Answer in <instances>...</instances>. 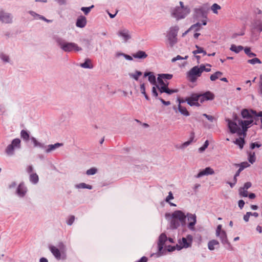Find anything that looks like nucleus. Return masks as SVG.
Returning a JSON list of instances; mask_svg holds the SVG:
<instances>
[{"label": "nucleus", "mask_w": 262, "mask_h": 262, "mask_svg": "<svg viewBox=\"0 0 262 262\" xmlns=\"http://www.w3.org/2000/svg\"><path fill=\"white\" fill-rule=\"evenodd\" d=\"M252 114H255L254 111L244 109L241 112L243 120L237 118H235L234 121L227 119L230 132L232 134L237 133L240 136H246L248 128L251 126L254 119L256 118L252 116Z\"/></svg>", "instance_id": "f257e3e1"}, {"label": "nucleus", "mask_w": 262, "mask_h": 262, "mask_svg": "<svg viewBox=\"0 0 262 262\" xmlns=\"http://www.w3.org/2000/svg\"><path fill=\"white\" fill-rule=\"evenodd\" d=\"M172 78V75L169 74H160L158 75L157 78L158 85H156L157 88L160 94L165 93L168 95L178 92L177 89L170 90L168 88V82L164 81L165 79H171Z\"/></svg>", "instance_id": "f03ea898"}, {"label": "nucleus", "mask_w": 262, "mask_h": 262, "mask_svg": "<svg viewBox=\"0 0 262 262\" xmlns=\"http://www.w3.org/2000/svg\"><path fill=\"white\" fill-rule=\"evenodd\" d=\"M180 7H176L171 11V16L177 20L184 18L190 13L189 9L185 7L182 2H180Z\"/></svg>", "instance_id": "7ed1b4c3"}, {"label": "nucleus", "mask_w": 262, "mask_h": 262, "mask_svg": "<svg viewBox=\"0 0 262 262\" xmlns=\"http://www.w3.org/2000/svg\"><path fill=\"white\" fill-rule=\"evenodd\" d=\"M49 249L57 260L66 259V247L63 243H59L58 247L54 246H50Z\"/></svg>", "instance_id": "20e7f679"}, {"label": "nucleus", "mask_w": 262, "mask_h": 262, "mask_svg": "<svg viewBox=\"0 0 262 262\" xmlns=\"http://www.w3.org/2000/svg\"><path fill=\"white\" fill-rule=\"evenodd\" d=\"M57 42L60 48L64 52H70L72 51H80L82 48L74 42H66L61 38L57 39Z\"/></svg>", "instance_id": "39448f33"}, {"label": "nucleus", "mask_w": 262, "mask_h": 262, "mask_svg": "<svg viewBox=\"0 0 262 262\" xmlns=\"http://www.w3.org/2000/svg\"><path fill=\"white\" fill-rule=\"evenodd\" d=\"M202 67L194 66L191 68L187 73V78L191 82L196 81L198 77H200L202 73Z\"/></svg>", "instance_id": "423d86ee"}, {"label": "nucleus", "mask_w": 262, "mask_h": 262, "mask_svg": "<svg viewBox=\"0 0 262 262\" xmlns=\"http://www.w3.org/2000/svg\"><path fill=\"white\" fill-rule=\"evenodd\" d=\"M179 29L178 26L172 27L169 29L167 36L171 46H173L177 41V36Z\"/></svg>", "instance_id": "0eeeda50"}, {"label": "nucleus", "mask_w": 262, "mask_h": 262, "mask_svg": "<svg viewBox=\"0 0 262 262\" xmlns=\"http://www.w3.org/2000/svg\"><path fill=\"white\" fill-rule=\"evenodd\" d=\"M193 241V237L191 235H188L186 237H182V238L179 241V246L180 249L183 248H187L191 246Z\"/></svg>", "instance_id": "6e6552de"}, {"label": "nucleus", "mask_w": 262, "mask_h": 262, "mask_svg": "<svg viewBox=\"0 0 262 262\" xmlns=\"http://www.w3.org/2000/svg\"><path fill=\"white\" fill-rule=\"evenodd\" d=\"M172 217L178 220L181 223L182 226H184L186 225V215L182 211L177 210L174 211L172 214Z\"/></svg>", "instance_id": "1a4fd4ad"}, {"label": "nucleus", "mask_w": 262, "mask_h": 262, "mask_svg": "<svg viewBox=\"0 0 262 262\" xmlns=\"http://www.w3.org/2000/svg\"><path fill=\"white\" fill-rule=\"evenodd\" d=\"M186 100L187 103L190 106H200V103L198 102V101L199 100L198 94H192L190 97L186 98Z\"/></svg>", "instance_id": "9d476101"}, {"label": "nucleus", "mask_w": 262, "mask_h": 262, "mask_svg": "<svg viewBox=\"0 0 262 262\" xmlns=\"http://www.w3.org/2000/svg\"><path fill=\"white\" fill-rule=\"evenodd\" d=\"M199 100L201 103H203L205 101L212 100L214 98V95L210 91H207L203 94H198Z\"/></svg>", "instance_id": "9b49d317"}, {"label": "nucleus", "mask_w": 262, "mask_h": 262, "mask_svg": "<svg viewBox=\"0 0 262 262\" xmlns=\"http://www.w3.org/2000/svg\"><path fill=\"white\" fill-rule=\"evenodd\" d=\"M0 20L4 23H10L12 22V17L10 14L3 11L0 12Z\"/></svg>", "instance_id": "f8f14e48"}, {"label": "nucleus", "mask_w": 262, "mask_h": 262, "mask_svg": "<svg viewBox=\"0 0 262 262\" xmlns=\"http://www.w3.org/2000/svg\"><path fill=\"white\" fill-rule=\"evenodd\" d=\"M187 216V220L189 222L188 227L190 229H193L194 225L196 223V216L195 214L188 213L186 215Z\"/></svg>", "instance_id": "ddd939ff"}, {"label": "nucleus", "mask_w": 262, "mask_h": 262, "mask_svg": "<svg viewBox=\"0 0 262 262\" xmlns=\"http://www.w3.org/2000/svg\"><path fill=\"white\" fill-rule=\"evenodd\" d=\"M118 35L122 37L125 41H126L131 38L129 31L125 29L120 30L118 32Z\"/></svg>", "instance_id": "4468645a"}, {"label": "nucleus", "mask_w": 262, "mask_h": 262, "mask_svg": "<svg viewBox=\"0 0 262 262\" xmlns=\"http://www.w3.org/2000/svg\"><path fill=\"white\" fill-rule=\"evenodd\" d=\"M167 239V236L164 233H162L159 236L158 245L159 250L160 251H161L162 250L163 246L165 244V243L166 242Z\"/></svg>", "instance_id": "2eb2a0df"}, {"label": "nucleus", "mask_w": 262, "mask_h": 262, "mask_svg": "<svg viewBox=\"0 0 262 262\" xmlns=\"http://www.w3.org/2000/svg\"><path fill=\"white\" fill-rule=\"evenodd\" d=\"M214 171L212 168L208 167H206L205 169L201 171L196 176V178H199L205 175L213 174Z\"/></svg>", "instance_id": "dca6fc26"}, {"label": "nucleus", "mask_w": 262, "mask_h": 262, "mask_svg": "<svg viewBox=\"0 0 262 262\" xmlns=\"http://www.w3.org/2000/svg\"><path fill=\"white\" fill-rule=\"evenodd\" d=\"M86 24V19L83 16H80L78 17L76 21V26L79 28H84Z\"/></svg>", "instance_id": "f3484780"}, {"label": "nucleus", "mask_w": 262, "mask_h": 262, "mask_svg": "<svg viewBox=\"0 0 262 262\" xmlns=\"http://www.w3.org/2000/svg\"><path fill=\"white\" fill-rule=\"evenodd\" d=\"M27 191V188L23 184H20L17 189V193L20 196H24Z\"/></svg>", "instance_id": "a211bd4d"}, {"label": "nucleus", "mask_w": 262, "mask_h": 262, "mask_svg": "<svg viewBox=\"0 0 262 262\" xmlns=\"http://www.w3.org/2000/svg\"><path fill=\"white\" fill-rule=\"evenodd\" d=\"M254 29L259 31V32H262V20L260 19L255 20L253 24Z\"/></svg>", "instance_id": "6ab92c4d"}, {"label": "nucleus", "mask_w": 262, "mask_h": 262, "mask_svg": "<svg viewBox=\"0 0 262 262\" xmlns=\"http://www.w3.org/2000/svg\"><path fill=\"white\" fill-rule=\"evenodd\" d=\"M217 236L219 237L221 242L223 244H225L227 243L228 240H227V237L226 233L225 231H223V232H221L219 233H217L216 234Z\"/></svg>", "instance_id": "aec40b11"}, {"label": "nucleus", "mask_w": 262, "mask_h": 262, "mask_svg": "<svg viewBox=\"0 0 262 262\" xmlns=\"http://www.w3.org/2000/svg\"><path fill=\"white\" fill-rule=\"evenodd\" d=\"M62 145V143H57L55 144L49 145L47 147V148L46 150V152L47 153L50 152L52 151L55 150L56 148H58Z\"/></svg>", "instance_id": "412c9836"}, {"label": "nucleus", "mask_w": 262, "mask_h": 262, "mask_svg": "<svg viewBox=\"0 0 262 262\" xmlns=\"http://www.w3.org/2000/svg\"><path fill=\"white\" fill-rule=\"evenodd\" d=\"M133 56L135 58L144 59L147 57V55L145 52L139 51L137 53L133 54Z\"/></svg>", "instance_id": "4be33fe9"}, {"label": "nucleus", "mask_w": 262, "mask_h": 262, "mask_svg": "<svg viewBox=\"0 0 262 262\" xmlns=\"http://www.w3.org/2000/svg\"><path fill=\"white\" fill-rule=\"evenodd\" d=\"M245 136H243V137H240L239 138L236 139V140L234 142V143L236 145H238L241 149H242L245 144V140L244 137Z\"/></svg>", "instance_id": "5701e85b"}, {"label": "nucleus", "mask_w": 262, "mask_h": 262, "mask_svg": "<svg viewBox=\"0 0 262 262\" xmlns=\"http://www.w3.org/2000/svg\"><path fill=\"white\" fill-rule=\"evenodd\" d=\"M254 112L255 114H252V115L253 117H256V118L255 119H254V122L252 123V124L253 123L256 125L258 124L259 120V117H260V122L262 125V112H259L257 115H256V112Z\"/></svg>", "instance_id": "b1692460"}, {"label": "nucleus", "mask_w": 262, "mask_h": 262, "mask_svg": "<svg viewBox=\"0 0 262 262\" xmlns=\"http://www.w3.org/2000/svg\"><path fill=\"white\" fill-rule=\"evenodd\" d=\"M219 245V243L217 241L214 239L211 240L208 244V249L210 250H213L215 249L214 246Z\"/></svg>", "instance_id": "393cba45"}, {"label": "nucleus", "mask_w": 262, "mask_h": 262, "mask_svg": "<svg viewBox=\"0 0 262 262\" xmlns=\"http://www.w3.org/2000/svg\"><path fill=\"white\" fill-rule=\"evenodd\" d=\"M223 75V73L220 71H217L214 74L211 75L210 78L211 81H215L218 78H220Z\"/></svg>", "instance_id": "a878e982"}, {"label": "nucleus", "mask_w": 262, "mask_h": 262, "mask_svg": "<svg viewBox=\"0 0 262 262\" xmlns=\"http://www.w3.org/2000/svg\"><path fill=\"white\" fill-rule=\"evenodd\" d=\"M178 110L179 112L183 115L185 116H189V113L187 111L186 107H183L181 105H178Z\"/></svg>", "instance_id": "bb28decb"}, {"label": "nucleus", "mask_w": 262, "mask_h": 262, "mask_svg": "<svg viewBox=\"0 0 262 262\" xmlns=\"http://www.w3.org/2000/svg\"><path fill=\"white\" fill-rule=\"evenodd\" d=\"M195 48L197 49L192 52L193 55H196L197 54L199 53H203V55H206L207 54L205 50H204L203 48L200 47L198 45H195Z\"/></svg>", "instance_id": "cd10ccee"}, {"label": "nucleus", "mask_w": 262, "mask_h": 262, "mask_svg": "<svg viewBox=\"0 0 262 262\" xmlns=\"http://www.w3.org/2000/svg\"><path fill=\"white\" fill-rule=\"evenodd\" d=\"M244 48L242 46H236L235 45H232L231 46L230 50L235 53H239L243 50Z\"/></svg>", "instance_id": "c85d7f7f"}, {"label": "nucleus", "mask_w": 262, "mask_h": 262, "mask_svg": "<svg viewBox=\"0 0 262 262\" xmlns=\"http://www.w3.org/2000/svg\"><path fill=\"white\" fill-rule=\"evenodd\" d=\"M181 225V223L176 219H174L172 217L171 221V228L173 229H176L178 227L180 226V225Z\"/></svg>", "instance_id": "c756f323"}, {"label": "nucleus", "mask_w": 262, "mask_h": 262, "mask_svg": "<svg viewBox=\"0 0 262 262\" xmlns=\"http://www.w3.org/2000/svg\"><path fill=\"white\" fill-rule=\"evenodd\" d=\"M80 66L83 68L92 69L93 65L90 59H86L84 63H81Z\"/></svg>", "instance_id": "7c9ffc66"}, {"label": "nucleus", "mask_w": 262, "mask_h": 262, "mask_svg": "<svg viewBox=\"0 0 262 262\" xmlns=\"http://www.w3.org/2000/svg\"><path fill=\"white\" fill-rule=\"evenodd\" d=\"M38 176L36 173H32L30 174V180L32 183L36 184L38 182Z\"/></svg>", "instance_id": "2f4dec72"}, {"label": "nucleus", "mask_w": 262, "mask_h": 262, "mask_svg": "<svg viewBox=\"0 0 262 262\" xmlns=\"http://www.w3.org/2000/svg\"><path fill=\"white\" fill-rule=\"evenodd\" d=\"M148 79L151 84L156 86V85H158V84H157L156 83V76L154 75L153 73H152L151 74L149 75V76L148 77Z\"/></svg>", "instance_id": "473e14b6"}, {"label": "nucleus", "mask_w": 262, "mask_h": 262, "mask_svg": "<svg viewBox=\"0 0 262 262\" xmlns=\"http://www.w3.org/2000/svg\"><path fill=\"white\" fill-rule=\"evenodd\" d=\"M14 147L13 146V145L10 144L9 145L6 149V152L8 155H12L13 154Z\"/></svg>", "instance_id": "72a5a7b5"}, {"label": "nucleus", "mask_w": 262, "mask_h": 262, "mask_svg": "<svg viewBox=\"0 0 262 262\" xmlns=\"http://www.w3.org/2000/svg\"><path fill=\"white\" fill-rule=\"evenodd\" d=\"M239 194L240 196L242 197H247L248 195L247 190L244 189L243 187L239 188Z\"/></svg>", "instance_id": "f704fd0d"}, {"label": "nucleus", "mask_w": 262, "mask_h": 262, "mask_svg": "<svg viewBox=\"0 0 262 262\" xmlns=\"http://www.w3.org/2000/svg\"><path fill=\"white\" fill-rule=\"evenodd\" d=\"M11 145H13L14 148H19L20 146V140L18 138L15 139L12 141Z\"/></svg>", "instance_id": "c9c22d12"}, {"label": "nucleus", "mask_w": 262, "mask_h": 262, "mask_svg": "<svg viewBox=\"0 0 262 262\" xmlns=\"http://www.w3.org/2000/svg\"><path fill=\"white\" fill-rule=\"evenodd\" d=\"M255 159H256V158H255V153L254 152H250L249 153V156H248V160H249V162L251 163V164H253L255 161Z\"/></svg>", "instance_id": "e433bc0d"}, {"label": "nucleus", "mask_w": 262, "mask_h": 262, "mask_svg": "<svg viewBox=\"0 0 262 262\" xmlns=\"http://www.w3.org/2000/svg\"><path fill=\"white\" fill-rule=\"evenodd\" d=\"M21 137L25 140H28L29 138V134L25 130H22L20 133Z\"/></svg>", "instance_id": "4c0bfd02"}, {"label": "nucleus", "mask_w": 262, "mask_h": 262, "mask_svg": "<svg viewBox=\"0 0 262 262\" xmlns=\"http://www.w3.org/2000/svg\"><path fill=\"white\" fill-rule=\"evenodd\" d=\"M211 10L213 11V12L215 14H217V10H220L221 9V7L220 5H219L217 4H214L211 6Z\"/></svg>", "instance_id": "58836bf2"}, {"label": "nucleus", "mask_w": 262, "mask_h": 262, "mask_svg": "<svg viewBox=\"0 0 262 262\" xmlns=\"http://www.w3.org/2000/svg\"><path fill=\"white\" fill-rule=\"evenodd\" d=\"M247 62L248 63L251 64H255L256 63L260 64L261 63V61L258 58H254L251 59H249Z\"/></svg>", "instance_id": "ea45409f"}, {"label": "nucleus", "mask_w": 262, "mask_h": 262, "mask_svg": "<svg viewBox=\"0 0 262 262\" xmlns=\"http://www.w3.org/2000/svg\"><path fill=\"white\" fill-rule=\"evenodd\" d=\"M200 67H202V69H203L204 70H202V72H204V71H205L206 72H209L210 71H211V64H206V65H204V64H201L200 65Z\"/></svg>", "instance_id": "a19ab883"}, {"label": "nucleus", "mask_w": 262, "mask_h": 262, "mask_svg": "<svg viewBox=\"0 0 262 262\" xmlns=\"http://www.w3.org/2000/svg\"><path fill=\"white\" fill-rule=\"evenodd\" d=\"M236 166H239V168L242 170H244L245 168L249 167L250 164L247 162H244L241 163L240 164H235Z\"/></svg>", "instance_id": "79ce46f5"}, {"label": "nucleus", "mask_w": 262, "mask_h": 262, "mask_svg": "<svg viewBox=\"0 0 262 262\" xmlns=\"http://www.w3.org/2000/svg\"><path fill=\"white\" fill-rule=\"evenodd\" d=\"M31 140H32V142H33L34 145L35 147L38 146L40 147H43V145L42 144L38 142L35 138L32 137Z\"/></svg>", "instance_id": "37998d69"}, {"label": "nucleus", "mask_w": 262, "mask_h": 262, "mask_svg": "<svg viewBox=\"0 0 262 262\" xmlns=\"http://www.w3.org/2000/svg\"><path fill=\"white\" fill-rule=\"evenodd\" d=\"M201 26V24L198 23L195 24H194L191 26L189 28V30L194 29L195 31H198L200 30Z\"/></svg>", "instance_id": "c03bdc74"}, {"label": "nucleus", "mask_w": 262, "mask_h": 262, "mask_svg": "<svg viewBox=\"0 0 262 262\" xmlns=\"http://www.w3.org/2000/svg\"><path fill=\"white\" fill-rule=\"evenodd\" d=\"M97 169L96 168L93 167V168H91L88 169L86 171V173L88 175H93L97 172Z\"/></svg>", "instance_id": "a18cd8bd"}, {"label": "nucleus", "mask_w": 262, "mask_h": 262, "mask_svg": "<svg viewBox=\"0 0 262 262\" xmlns=\"http://www.w3.org/2000/svg\"><path fill=\"white\" fill-rule=\"evenodd\" d=\"M94 7L92 5L89 7H82L81 10L84 12L85 15H87L91 11V9Z\"/></svg>", "instance_id": "49530a36"}, {"label": "nucleus", "mask_w": 262, "mask_h": 262, "mask_svg": "<svg viewBox=\"0 0 262 262\" xmlns=\"http://www.w3.org/2000/svg\"><path fill=\"white\" fill-rule=\"evenodd\" d=\"M142 75V72L140 71H137L136 73L134 74H132L131 76L135 79L136 80H138V78L140 76Z\"/></svg>", "instance_id": "de8ad7c7"}, {"label": "nucleus", "mask_w": 262, "mask_h": 262, "mask_svg": "<svg viewBox=\"0 0 262 262\" xmlns=\"http://www.w3.org/2000/svg\"><path fill=\"white\" fill-rule=\"evenodd\" d=\"M78 187L79 188H87V189H91L92 188V186L91 185H87V184H86L85 183H80Z\"/></svg>", "instance_id": "09e8293b"}, {"label": "nucleus", "mask_w": 262, "mask_h": 262, "mask_svg": "<svg viewBox=\"0 0 262 262\" xmlns=\"http://www.w3.org/2000/svg\"><path fill=\"white\" fill-rule=\"evenodd\" d=\"M188 58V56H186L184 58L182 57L180 55H177L176 57H174L172 59L171 61L172 62H175L177 60H181V59H186Z\"/></svg>", "instance_id": "8fccbe9b"}, {"label": "nucleus", "mask_w": 262, "mask_h": 262, "mask_svg": "<svg viewBox=\"0 0 262 262\" xmlns=\"http://www.w3.org/2000/svg\"><path fill=\"white\" fill-rule=\"evenodd\" d=\"M208 145H209V141L208 140H206L205 142L204 145L199 148V150L200 151H203L205 150V149L207 148Z\"/></svg>", "instance_id": "3c124183"}, {"label": "nucleus", "mask_w": 262, "mask_h": 262, "mask_svg": "<svg viewBox=\"0 0 262 262\" xmlns=\"http://www.w3.org/2000/svg\"><path fill=\"white\" fill-rule=\"evenodd\" d=\"M157 89H158L157 88V86L156 85H154L152 88V91H151V92H152V95L155 97H157L158 96V92L157 91Z\"/></svg>", "instance_id": "603ef678"}, {"label": "nucleus", "mask_w": 262, "mask_h": 262, "mask_svg": "<svg viewBox=\"0 0 262 262\" xmlns=\"http://www.w3.org/2000/svg\"><path fill=\"white\" fill-rule=\"evenodd\" d=\"M260 146H261V144L257 142L252 143L250 145V148L252 149H254L256 147L257 148H259Z\"/></svg>", "instance_id": "864d4df0"}, {"label": "nucleus", "mask_w": 262, "mask_h": 262, "mask_svg": "<svg viewBox=\"0 0 262 262\" xmlns=\"http://www.w3.org/2000/svg\"><path fill=\"white\" fill-rule=\"evenodd\" d=\"M173 199V196L171 191L169 192L168 195L166 197L165 201L169 202L170 200Z\"/></svg>", "instance_id": "5fc2aeb1"}, {"label": "nucleus", "mask_w": 262, "mask_h": 262, "mask_svg": "<svg viewBox=\"0 0 262 262\" xmlns=\"http://www.w3.org/2000/svg\"><path fill=\"white\" fill-rule=\"evenodd\" d=\"M140 91H141V93L143 94V95H145L146 94V91H145V84L144 83H142L140 85Z\"/></svg>", "instance_id": "6e6d98bb"}, {"label": "nucleus", "mask_w": 262, "mask_h": 262, "mask_svg": "<svg viewBox=\"0 0 262 262\" xmlns=\"http://www.w3.org/2000/svg\"><path fill=\"white\" fill-rule=\"evenodd\" d=\"M75 220V216L74 215H71L70 216L69 220L67 221V224L69 225H71Z\"/></svg>", "instance_id": "4d7b16f0"}, {"label": "nucleus", "mask_w": 262, "mask_h": 262, "mask_svg": "<svg viewBox=\"0 0 262 262\" xmlns=\"http://www.w3.org/2000/svg\"><path fill=\"white\" fill-rule=\"evenodd\" d=\"M251 215H252V213L250 212H248L246 213V214L244 216V220L245 222L249 221V217Z\"/></svg>", "instance_id": "13d9d810"}, {"label": "nucleus", "mask_w": 262, "mask_h": 262, "mask_svg": "<svg viewBox=\"0 0 262 262\" xmlns=\"http://www.w3.org/2000/svg\"><path fill=\"white\" fill-rule=\"evenodd\" d=\"M251 186H252L251 183L250 182H247L245 183L243 188H244V189L248 190L249 188H250L251 187Z\"/></svg>", "instance_id": "bf43d9fd"}, {"label": "nucleus", "mask_w": 262, "mask_h": 262, "mask_svg": "<svg viewBox=\"0 0 262 262\" xmlns=\"http://www.w3.org/2000/svg\"><path fill=\"white\" fill-rule=\"evenodd\" d=\"M203 115L211 122H212L214 119L212 116L208 115L206 114H204Z\"/></svg>", "instance_id": "052dcab7"}, {"label": "nucleus", "mask_w": 262, "mask_h": 262, "mask_svg": "<svg viewBox=\"0 0 262 262\" xmlns=\"http://www.w3.org/2000/svg\"><path fill=\"white\" fill-rule=\"evenodd\" d=\"M159 99L161 101V102L165 105H169L170 104V102L168 101H166L162 98H159Z\"/></svg>", "instance_id": "680f3d73"}, {"label": "nucleus", "mask_w": 262, "mask_h": 262, "mask_svg": "<svg viewBox=\"0 0 262 262\" xmlns=\"http://www.w3.org/2000/svg\"><path fill=\"white\" fill-rule=\"evenodd\" d=\"M238 207L241 209H242L245 205V202L243 200H241L238 201Z\"/></svg>", "instance_id": "e2e57ef3"}, {"label": "nucleus", "mask_w": 262, "mask_h": 262, "mask_svg": "<svg viewBox=\"0 0 262 262\" xmlns=\"http://www.w3.org/2000/svg\"><path fill=\"white\" fill-rule=\"evenodd\" d=\"M177 101L179 102V105H181L182 103H183L186 102V98L183 99V98H178L177 99Z\"/></svg>", "instance_id": "0e129e2a"}, {"label": "nucleus", "mask_w": 262, "mask_h": 262, "mask_svg": "<svg viewBox=\"0 0 262 262\" xmlns=\"http://www.w3.org/2000/svg\"><path fill=\"white\" fill-rule=\"evenodd\" d=\"M223 230H222V225H219L217 227L216 230V234L217 233H219L221 232H223Z\"/></svg>", "instance_id": "69168bd1"}, {"label": "nucleus", "mask_w": 262, "mask_h": 262, "mask_svg": "<svg viewBox=\"0 0 262 262\" xmlns=\"http://www.w3.org/2000/svg\"><path fill=\"white\" fill-rule=\"evenodd\" d=\"M1 58L2 59V60H3L4 61H6V62H7L8 61V59H9V57L7 55H4V54H2L1 55Z\"/></svg>", "instance_id": "338daca9"}, {"label": "nucleus", "mask_w": 262, "mask_h": 262, "mask_svg": "<svg viewBox=\"0 0 262 262\" xmlns=\"http://www.w3.org/2000/svg\"><path fill=\"white\" fill-rule=\"evenodd\" d=\"M147 258L145 256H143L137 262H147Z\"/></svg>", "instance_id": "774afa93"}]
</instances>
